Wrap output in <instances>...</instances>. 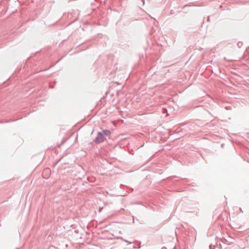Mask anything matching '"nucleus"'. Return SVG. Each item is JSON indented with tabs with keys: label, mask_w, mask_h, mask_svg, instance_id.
Returning <instances> with one entry per match:
<instances>
[{
	"label": "nucleus",
	"mask_w": 249,
	"mask_h": 249,
	"mask_svg": "<svg viewBox=\"0 0 249 249\" xmlns=\"http://www.w3.org/2000/svg\"><path fill=\"white\" fill-rule=\"evenodd\" d=\"M104 140V137L103 136V134L102 133H98L97 137L95 139V142L97 143H100L103 142Z\"/></svg>",
	"instance_id": "f257e3e1"
},
{
	"label": "nucleus",
	"mask_w": 249,
	"mask_h": 249,
	"mask_svg": "<svg viewBox=\"0 0 249 249\" xmlns=\"http://www.w3.org/2000/svg\"><path fill=\"white\" fill-rule=\"evenodd\" d=\"M104 135L108 136L110 134V132L109 130H106L103 131V132L102 133Z\"/></svg>",
	"instance_id": "f03ea898"
}]
</instances>
